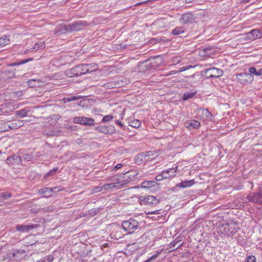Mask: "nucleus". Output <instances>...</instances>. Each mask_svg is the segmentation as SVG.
<instances>
[{
  "instance_id": "obj_45",
  "label": "nucleus",
  "mask_w": 262,
  "mask_h": 262,
  "mask_svg": "<svg viewBox=\"0 0 262 262\" xmlns=\"http://www.w3.org/2000/svg\"><path fill=\"white\" fill-rule=\"evenodd\" d=\"M167 177L168 176L166 173H163V172L162 171L161 174L157 176V177H156V180L157 181H161L163 179H167Z\"/></svg>"
},
{
  "instance_id": "obj_50",
  "label": "nucleus",
  "mask_w": 262,
  "mask_h": 262,
  "mask_svg": "<svg viewBox=\"0 0 262 262\" xmlns=\"http://www.w3.org/2000/svg\"><path fill=\"white\" fill-rule=\"evenodd\" d=\"M113 118L114 117L112 115H106L103 117L102 121L104 123L107 122L108 121H110L112 119H113Z\"/></svg>"
},
{
  "instance_id": "obj_23",
  "label": "nucleus",
  "mask_w": 262,
  "mask_h": 262,
  "mask_svg": "<svg viewBox=\"0 0 262 262\" xmlns=\"http://www.w3.org/2000/svg\"><path fill=\"white\" fill-rule=\"evenodd\" d=\"M30 110L28 108L26 107L20 110H18L15 112V115L18 118H23L27 116L29 113Z\"/></svg>"
},
{
  "instance_id": "obj_40",
  "label": "nucleus",
  "mask_w": 262,
  "mask_h": 262,
  "mask_svg": "<svg viewBox=\"0 0 262 262\" xmlns=\"http://www.w3.org/2000/svg\"><path fill=\"white\" fill-rule=\"evenodd\" d=\"M14 252L16 255L15 260H18L22 257L21 255L24 254L25 251L21 249H14Z\"/></svg>"
},
{
  "instance_id": "obj_17",
  "label": "nucleus",
  "mask_w": 262,
  "mask_h": 262,
  "mask_svg": "<svg viewBox=\"0 0 262 262\" xmlns=\"http://www.w3.org/2000/svg\"><path fill=\"white\" fill-rule=\"evenodd\" d=\"M200 122L195 120H190L186 121L185 123V126L190 129H197L200 126Z\"/></svg>"
},
{
  "instance_id": "obj_53",
  "label": "nucleus",
  "mask_w": 262,
  "mask_h": 262,
  "mask_svg": "<svg viewBox=\"0 0 262 262\" xmlns=\"http://www.w3.org/2000/svg\"><path fill=\"white\" fill-rule=\"evenodd\" d=\"M88 101L86 100H81L79 103L78 105L80 106L84 107L86 105H87Z\"/></svg>"
},
{
  "instance_id": "obj_54",
  "label": "nucleus",
  "mask_w": 262,
  "mask_h": 262,
  "mask_svg": "<svg viewBox=\"0 0 262 262\" xmlns=\"http://www.w3.org/2000/svg\"><path fill=\"white\" fill-rule=\"evenodd\" d=\"M116 123L119 125V126L121 127V128H122L123 129H125V126L122 123V122L121 121H120L119 120H117L116 121Z\"/></svg>"
},
{
  "instance_id": "obj_8",
  "label": "nucleus",
  "mask_w": 262,
  "mask_h": 262,
  "mask_svg": "<svg viewBox=\"0 0 262 262\" xmlns=\"http://www.w3.org/2000/svg\"><path fill=\"white\" fill-rule=\"evenodd\" d=\"M139 200L143 202L145 205L156 206L160 202V200L152 195H142L139 197Z\"/></svg>"
},
{
  "instance_id": "obj_64",
  "label": "nucleus",
  "mask_w": 262,
  "mask_h": 262,
  "mask_svg": "<svg viewBox=\"0 0 262 262\" xmlns=\"http://www.w3.org/2000/svg\"><path fill=\"white\" fill-rule=\"evenodd\" d=\"M178 242H176L173 245V246L174 247L177 246V244H178Z\"/></svg>"
},
{
  "instance_id": "obj_4",
  "label": "nucleus",
  "mask_w": 262,
  "mask_h": 262,
  "mask_svg": "<svg viewBox=\"0 0 262 262\" xmlns=\"http://www.w3.org/2000/svg\"><path fill=\"white\" fill-rule=\"evenodd\" d=\"M122 227L125 231L128 232L126 235L132 234L138 228L139 222L133 218H130L122 222Z\"/></svg>"
},
{
  "instance_id": "obj_41",
  "label": "nucleus",
  "mask_w": 262,
  "mask_h": 262,
  "mask_svg": "<svg viewBox=\"0 0 262 262\" xmlns=\"http://www.w3.org/2000/svg\"><path fill=\"white\" fill-rule=\"evenodd\" d=\"M6 258H9L11 260H15L16 255L14 252V249L9 251L6 254Z\"/></svg>"
},
{
  "instance_id": "obj_31",
  "label": "nucleus",
  "mask_w": 262,
  "mask_h": 262,
  "mask_svg": "<svg viewBox=\"0 0 262 262\" xmlns=\"http://www.w3.org/2000/svg\"><path fill=\"white\" fill-rule=\"evenodd\" d=\"M159 151L154 150V151H148L146 152V155L147 156V159H148V160L150 159H153L158 156Z\"/></svg>"
},
{
  "instance_id": "obj_33",
  "label": "nucleus",
  "mask_w": 262,
  "mask_h": 262,
  "mask_svg": "<svg viewBox=\"0 0 262 262\" xmlns=\"http://www.w3.org/2000/svg\"><path fill=\"white\" fill-rule=\"evenodd\" d=\"M33 58H29L28 59H24V60H19L13 63H11V64L9 65V66H19V65H20V64H25V63H26L29 61H33Z\"/></svg>"
},
{
  "instance_id": "obj_52",
  "label": "nucleus",
  "mask_w": 262,
  "mask_h": 262,
  "mask_svg": "<svg viewBox=\"0 0 262 262\" xmlns=\"http://www.w3.org/2000/svg\"><path fill=\"white\" fill-rule=\"evenodd\" d=\"M245 262H256V258L255 256L253 255L248 256L247 257Z\"/></svg>"
},
{
  "instance_id": "obj_37",
  "label": "nucleus",
  "mask_w": 262,
  "mask_h": 262,
  "mask_svg": "<svg viewBox=\"0 0 262 262\" xmlns=\"http://www.w3.org/2000/svg\"><path fill=\"white\" fill-rule=\"evenodd\" d=\"M196 92H187L183 94L182 99L184 101L188 100L189 99L192 98L195 94Z\"/></svg>"
},
{
  "instance_id": "obj_19",
  "label": "nucleus",
  "mask_w": 262,
  "mask_h": 262,
  "mask_svg": "<svg viewBox=\"0 0 262 262\" xmlns=\"http://www.w3.org/2000/svg\"><path fill=\"white\" fill-rule=\"evenodd\" d=\"M57 187L50 188L49 187H44L40 189L39 192L40 194H44V197L49 198L51 196L52 193L53 192L54 189H56Z\"/></svg>"
},
{
  "instance_id": "obj_12",
  "label": "nucleus",
  "mask_w": 262,
  "mask_h": 262,
  "mask_svg": "<svg viewBox=\"0 0 262 262\" xmlns=\"http://www.w3.org/2000/svg\"><path fill=\"white\" fill-rule=\"evenodd\" d=\"M195 183V181L194 179L182 181L181 183H178L176 187H173L171 188V189L173 191H174L176 189L177 187H180L182 188H188L193 185Z\"/></svg>"
},
{
  "instance_id": "obj_27",
  "label": "nucleus",
  "mask_w": 262,
  "mask_h": 262,
  "mask_svg": "<svg viewBox=\"0 0 262 262\" xmlns=\"http://www.w3.org/2000/svg\"><path fill=\"white\" fill-rule=\"evenodd\" d=\"M262 199V193L261 192H256L253 193V198L251 200V202L254 203H262V202H260V200Z\"/></svg>"
},
{
  "instance_id": "obj_48",
  "label": "nucleus",
  "mask_w": 262,
  "mask_h": 262,
  "mask_svg": "<svg viewBox=\"0 0 262 262\" xmlns=\"http://www.w3.org/2000/svg\"><path fill=\"white\" fill-rule=\"evenodd\" d=\"M57 169H58L57 167L53 168L52 169L50 170L49 171H48L46 174V177H50V176H53L55 173V172H56Z\"/></svg>"
},
{
  "instance_id": "obj_58",
  "label": "nucleus",
  "mask_w": 262,
  "mask_h": 262,
  "mask_svg": "<svg viewBox=\"0 0 262 262\" xmlns=\"http://www.w3.org/2000/svg\"><path fill=\"white\" fill-rule=\"evenodd\" d=\"M24 159L27 161H29L30 159V157L29 155H25V157H24Z\"/></svg>"
},
{
  "instance_id": "obj_22",
  "label": "nucleus",
  "mask_w": 262,
  "mask_h": 262,
  "mask_svg": "<svg viewBox=\"0 0 262 262\" xmlns=\"http://www.w3.org/2000/svg\"><path fill=\"white\" fill-rule=\"evenodd\" d=\"M45 47V43L43 41H40L35 44L34 47L30 50H27L24 51V54H26L27 52L33 51V50H38L40 49H43Z\"/></svg>"
},
{
  "instance_id": "obj_57",
  "label": "nucleus",
  "mask_w": 262,
  "mask_h": 262,
  "mask_svg": "<svg viewBox=\"0 0 262 262\" xmlns=\"http://www.w3.org/2000/svg\"><path fill=\"white\" fill-rule=\"evenodd\" d=\"M31 212L32 213H38V211L35 208H32L31 209Z\"/></svg>"
},
{
  "instance_id": "obj_16",
  "label": "nucleus",
  "mask_w": 262,
  "mask_h": 262,
  "mask_svg": "<svg viewBox=\"0 0 262 262\" xmlns=\"http://www.w3.org/2000/svg\"><path fill=\"white\" fill-rule=\"evenodd\" d=\"M247 36L250 39L255 40L262 37V31L259 29H254L247 33Z\"/></svg>"
},
{
  "instance_id": "obj_26",
  "label": "nucleus",
  "mask_w": 262,
  "mask_h": 262,
  "mask_svg": "<svg viewBox=\"0 0 262 262\" xmlns=\"http://www.w3.org/2000/svg\"><path fill=\"white\" fill-rule=\"evenodd\" d=\"M136 161L138 163H142L143 162H146L148 161V159H147V156L145 152H142L139 154L136 157Z\"/></svg>"
},
{
  "instance_id": "obj_60",
  "label": "nucleus",
  "mask_w": 262,
  "mask_h": 262,
  "mask_svg": "<svg viewBox=\"0 0 262 262\" xmlns=\"http://www.w3.org/2000/svg\"><path fill=\"white\" fill-rule=\"evenodd\" d=\"M252 198H253V195H248V196H247V199H248V200H249V201H250V202H251V199H252Z\"/></svg>"
},
{
  "instance_id": "obj_7",
  "label": "nucleus",
  "mask_w": 262,
  "mask_h": 262,
  "mask_svg": "<svg viewBox=\"0 0 262 262\" xmlns=\"http://www.w3.org/2000/svg\"><path fill=\"white\" fill-rule=\"evenodd\" d=\"M73 122L75 123L91 126L95 124L94 120L91 118H88L83 116L75 117L73 118Z\"/></svg>"
},
{
  "instance_id": "obj_2",
  "label": "nucleus",
  "mask_w": 262,
  "mask_h": 262,
  "mask_svg": "<svg viewBox=\"0 0 262 262\" xmlns=\"http://www.w3.org/2000/svg\"><path fill=\"white\" fill-rule=\"evenodd\" d=\"M162 62V60L159 56L154 57L153 61L150 62L149 60H145L139 64L140 70L143 72L146 71L155 70L156 67H158Z\"/></svg>"
},
{
  "instance_id": "obj_59",
  "label": "nucleus",
  "mask_w": 262,
  "mask_h": 262,
  "mask_svg": "<svg viewBox=\"0 0 262 262\" xmlns=\"http://www.w3.org/2000/svg\"><path fill=\"white\" fill-rule=\"evenodd\" d=\"M206 1L207 0H198V4H202Z\"/></svg>"
},
{
  "instance_id": "obj_29",
  "label": "nucleus",
  "mask_w": 262,
  "mask_h": 262,
  "mask_svg": "<svg viewBox=\"0 0 262 262\" xmlns=\"http://www.w3.org/2000/svg\"><path fill=\"white\" fill-rule=\"evenodd\" d=\"M157 184V182L154 181H146L141 183V187L142 188H150L155 186Z\"/></svg>"
},
{
  "instance_id": "obj_36",
  "label": "nucleus",
  "mask_w": 262,
  "mask_h": 262,
  "mask_svg": "<svg viewBox=\"0 0 262 262\" xmlns=\"http://www.w3.org/2000/svg\"><path fill=\"white\" fill-rule=\"evenodd\" d=\"M184 32V29L182 27H176L172 31V33L173 35H178Z\"/></svg>"
},
{
  "instance_id": "obj_28",
  "label": "nucleus",
  "mask_w": 262,
  "mask_h": 262,
  "mask_svg": "<svg viewBox=\"0 0 262 262\" xmlns=\"http://www.w3.org/2000/svg\"><path fill=\"white\" fill-rule=\"evenodd\" d=\"M249 74H251V75L261 76L262 75V69L260 68L257 70L255 67H251L249 69Z\"/></svg>"
},
{
  "instance_id": "obj_11",
  "label": "nucleus",
  "mask_w": 262,
  "mask_h": 262,
  "mask_svg": "<svg viewBox=\"0 0 262 262\" xmlns=\"http://www.w3.org/2000/svg\"><path fill=\"white\" fill-rule=\"evenodd\" d=\"M122 228L121 227L117 226L113 229L110 234V236L112 239L118 240L125 235V234L122 233Z\"/></svg>"
},
{
  "instance_id": "obj_30",
  "label": "nucleus",
  "mask_w": 262,
  "mask_h": 262,
  "mask_svg": "<svg viewBox=\"0 0 262 262\" xmlns=\"http://www.w3.org/2000/svg\"><path fill=\"white\" fill-rule=\"evenodd\" d=\"M4 77L6 79H11L16 77L14 71L11 70H6L4 73Z\"/></svg>"
},
{
  "instance_id": "obj_15",
  "label": "nucleus",
  "mask_w": 262,
  "mask_h": 262,
  "mask_svg": "<svg viewBox=\"0 0 262 262\" xmlns=\"http://www.w3.org/2000/svg\"><path fill=\"white\" fill-rule=\"evenodd\" d=\"M201 115H199L198 118L203 121H209L212 119V114L208 109H202Z\"/></svg>"
},
{
  "instance_id": "obj_32",
  "label": "nucleus",
  "mask_w": 262,
  "mask_h": 262,
  "mask_svg": "<svg viewBox=\"0 0 262 262\" xmlns=\"http://www.w3.org/2000/svg\"><path fill=\"white\" fill-rule=\"evenodd\" d=\"M81 97L80 96H70L68 97H64L62 99L63 102L65 103L76 101L81 99Z\"/></svg>"
},
{
  "instance_id": "obj_56",
  "label": "nucleus",
  "mask_w": 262,
  "mask_h": 262,
  "mask_svg": "<svg viewBox=\"0 0 262 262\" xmlns=\"http://www.w3.org/2000/svg\"><path fill=\"white\" fill-rule=\"evenodd\" d=\"M185 2L187 4L195 3V4H198V0H185Z\"/></svg>"
},
{
  "instance_id": "obj_34",
  "label": "nucleus",
  "mask_w": 262,
  "mask_h": 262,
  "mask_svg": "<svg viewBox=\"0 0 262 262\" xmlns=\"http://www.w3.org/2000/svg\"><path fill=\"white\" fill-rule=\"evenodd\" d=\"M9 36L7 35H5L2 37L0 38V46L4 47L7 45H8L9 43Z\"/></svg>"
},
{
  "instance_id": "obj_35",
  "label": "nucleus",
  "mask_w": 262,
  "mask_h": 262,
  "mask_svg": "<svg viewBox=\"0 0 262 262\" xmlns=\"http://www.w3.org/2000/svg\"><path fill=\"white\" fill-rule=\"evenodd\" d=\"M141 121L138 119H134L129 122V125L134 127L138 128L141 125Z\"/></svg>"
},
{
  "instance_id": "obj_10",
  "label": "nucleus",
  "mask_w": 262,
  "mask_h": 262,
  "mask_svg": "<svg viewBox=\"0 0 262 262\" xmlns=\"http://www.w3.org/2000/svg\"><path fill=\"white\" fill-rule=\"evenodd\" d=\"M97 130L99 132L107 134H113L115 132V127L113 125H103L98 126L96 128Z\"/></svg>"
},
{
  "instance_id": "obj_39",
  "label": "nucleus",
  "mask_w": 262,
  "mask_h": 262,
  "mask_svg": "<svg viewBox=\"0 0 262 262\" xmlns=\"http://www.w3.org/2000/svg\"><path fill=\"white\" fill-rule=\"evenodd\" d=\"M9 130L8 125L7 122H0V133L7 132Z\"/></svg>"
},
{
  "instance_id": "obj_9",
  "label": "nucleus",
  "mask_w": 262,
  "mask_h": 262,
  "mask_svg": "<svg viewBox=\"0 0 262 262\" xmlns=\"http://www.w3.org/2000/svg\"><path fill=\"white\" fill-rule=\"evenodd\" d=\"M236 78L242 84H248L253 80V76L249 73H243L237 74Z\"/></svg>"
},
{
  "instance_id": "obj_21",
  "label": "nucleus",
  "mask_w": 262,
  "mask_h": 262,
  "mask_svg": "<svg viewBox=\"0 0 262 262\" xmlns=\"http://www.w3.org/2000/svg\"><path fill=\"white\" fill-rule=\"evenodd\" d=\"M138 174V172L137 170H130L124 173V178H127V179L126 181H130L133 180Z\"/></svg>"
},
{
  "instance_id": "obj_6",
  "label": "nucleus",
  "mask_w": 262,
  "mask_h": 262,
  "mask_svg": "<svg viewBox=\"0 0 262 262\" xmlns=\"http://www.w3.org/2000/svg\"><path fill=\"white\" fill-rule=\"evenodd\" d=\"M205 76L206 78H219L223 75V71L221 69L215 68L206 69L204 70Z\"/></svg>"
},
{
  "instance_id": "obj_49",
  "label": "nucleus",
  "mask_w": 262,
  "mask_h": 262,
  "mask_svg": "<svg viewBox=\"0 0 262 262\" xmlns=\"http://www.w3.org/2000/svg\"><path fill=\"white\" fill-rule=\"evenodd\" d=\"M117 186L116 183H107L104 185V189H105L106 190H107L112 188H115Z\"/></svg>"
},
{
  "instance_id": "obj_20",
  "label": "nucleus",
  "mask_w": 262,
  "mask_h": 262,
  "mask_svg": "<svg viewBox=\"0 0 262 262\" xmlns=\"http://www.w3.org/2000/svg\"><path fill=\"white\" fill-rule=\"evenodd\" d=\"M182 20L184 24L192 23L194 20V17L192 13H185L182 15Z\"/></svg>"
},
{
  "instance_id": "obj_13",
  "label": "nucleus",
  "mask_w": 262,
  "mask_h": 262,
  "mask_svg": "<svg viewBox=\"0 0 262 262\" xmlns=\"http://www.w3.org/2000/svg\"><path fill=\"white\" fill-rule=\"evenodd\" d=\"M9 130L10 129H15L21 127L24 125V123L23 120H12L11 121H7Z\"/></svg>"
},
{
  "instance_id": "obj_1",
  "label": "nucleus",
  "mask_w": 262,
  "mask_h": 262,
  "mask_svg": "<svg viewBox=\"0 0 262 262\" xmlns=\"http://www.w3.org/2000/svg\"><path fill=\"white\" fill-rule=\"evenodd\" d=\"M86 21L77 20L68 25H61L57 28L56 32L58 34H65L67 32L79 31L88 25Z\"/></svg>"
},
{
  "instance_id": "obj_24",
  "label": "nucleus",
  "mask_w": 262,
  "mask_h": 262,
  "mask_svg": "<svg viewBox=\"0 0 262 262\" xmlns=\"http://www.w3.org/2000/svg\"><path fill=\"white\" fill-rule=\"evenodd\" d=\"M178 166H176L174 168H169L167 170L163 171V173H166L168 177L167 179H170L171 178H173L176 176V172L178 169Z\"/></svg>"
},
{
  "instance_id": "obj_38",
  "label": "nucleus",
  "mask_w": 262,
  "mask_h": 262,
  "mask_svg": "<svg viewBox=\"0 0 262 262\" xmlns=\"http://www.w3.org/2000/svg\"><path fill=\"white\" fill-rule=\"evenodd\" d=\"M84 65H86L87 66V68L89 69L87 73H92L97 69V65L95 63L84 64Z\"/></svg>"
},
{
  "instance_id": "obj_5",
  "label": "nucleus",
  "mask_w": 262,
  "mask_h": 262,
  "mask_svg": "<svg viewBox=\"0 0 262 262\" xmlns=\"http://www.w3.org/2000/svg\"><path fill=\"white\" fill-rule=\"evenodd\" d=\"M217 233L229 237L236 232L235 225L234 224L226 223L218 227Z\"/></svg>"
},
{
  "instance_id": "obj_46",
  "label": "nucleus",
  "mask_w": 262,
  "mask_h": 262,
  "mask_svg": "<svg viewBox=\"0 0 262 262\" xmlns=\"http://www.w3.org/2000/svg\"><path fill=\"white\" fill-rule=\"evenodd\" d=\"M99 211V208L92 209L89 210L88 214L91 216H94L97 214Z\"/></svg>"
},
{
  "instance_id": "obj_63",
  "label": "nucleus",
  "mask_w": 262,
  "mask_h": 262,
  "mask_svg": "<svg viewBox=\"0 0 262 262\" xmlns=\"http://www.w3.org/2000/svg\"><path fill=\"white\" fill-rule=\"evenodd\" d=\"M144 236L146 237V235L145 234H144L140 238H139L138 240H140L141 238H143Z\"/></svg>"
},
{
  "instance_id": "obj_18",
  "label": "nucleus",
  "mask_w": 262,
  "mask_h": 262,
  "mask_svg": "<svg viewBox=\"0 0 262 262\" xmlns=\"http://www.w3.org/2000/svg\"><path fill=\"white\" fill-rule=\"evenodd\" d=\"M37 225H17L16 227L17 230L21 232H28L31 229H34Z\"/></svg>"
},
{
  "instance_id": "obj_51",
  "label": "nucleus",
  "mask_w": 262,
  "mask_h": 262,
  "mask_svg": "<svg viewBox=\"0 0 262 262\" xmlns=\"http://www.w3.org/2000/svg\"><path fill=\"white\" fill-rule=\"evenodd\" d=\"M7 107V104H3L0 106V111L2 113H8L10 112V111H8L7 110H6Z\"/></svg>"
},
{
  "instance_id": "obj_61",
  "label": "nucleus",
  "mask_w": 262,
  "mask_h": 262,
  "mask_svg": "<svg viewBox=\"0 0 262 262\" xmlns=\"http://www.w3.org/2000/svg\"><path fill=\"white\" fill-rule=\"evenodd\" d=\"M187 69V68H186L185 67H182L180 69V71L181 72H182V71H185Z\"/></svg>"
},
{
  "instance_id": "obj_44",
  "label": "nucleus",
  "mask_w": 262,
  "mask_h": 262,
  "mask_svg": "<svg viewBox=\"0 0 262 262\" xmlns=\"http://www.w3.org/2000/svg\"><path fill=\"white\" fill-rule=\"evenodd\" d=\"M12 194L11 193L5 192L0 194V199L3 198L4 200H7L12 197Z\"/></svg>"
},
{
  "instance_id": "obj_62",
  "label": "nucleus",
  "mask_w": 262,
  "mask_h": 262,
  "mask_svg": "<svg viewBox=\"0 0 262 262\" xmlns=\"http://www.w3.org/2000/svg\"><path fill=\"white\" fill-rule=\"evenodd\" d=\"M210 50V48H206L204 49V52H207L208 51Z\"/></svg>"
},
{
  "instance_id": "obj_47",
  "label": "nucleus",
  "mask_w": 262,
  "mask_h": 262,
  "mask_svg": "<svg viewBox=\"0 0 262 262\" xmlns=\"http://www.w3.org/2000/svg\"><path fill=\"white\" fill-rule=\"evenodd\" d=\"M105 190H106V189H104V185H102L101 186L96 187L93 189V192L94 193H97V192H101V191H105Z\"/></svg>"
},
{
  "instance_id": "obj_55",
  "label": "nucleus",
  "mask_w": 262,
  "mask_h": 262,
  "mask_svg": "<svg viewBox=\"0 0 262 262\" xmlns=\"http://www.w3.org/2000/svg\"><path fill=\"white\" fill-rule=\"evenodd\" d=\"M122 166V165L121 164H117L113 169V170H117L119 169H120Z\"/></svg>"
},
{
  "instance_id": "obj_25",
  "label": "nucleus",
  "mask_w": 262,
  "mask_h": 262,
  "mask_svg": "<svg viewBox=\"0 0 262 262\" xmlns=\"http://www.w3.org/2000/svg\"><path fill=\"white\" fill-rule=\"evenodd\" d=\"M198 79H199V74L198 73H196L190 76H188L187 78V80L189 82L192 84V85H194L195 83L198 81Z\"/></svg>"
},
{
  "instance_id": "obj_3",
  "label": "nucleus",
  "mask_w": 262,
  "mask_h": 262,
  "mask_svg": "<svg viewBox=\"0 0 262 262\" xmlns=\"http://www.w3.org/2000/svg\"><path fill=\"white\" fill-rule=\"evenodd\" d=\"M88 70L89 69L86 65L81 64L66 70L65 74L69 77H78L86 74Z\"/></svg>"
},
{
  "instance_id": "obj_43",
  "label": "nucleus",
  "mask_w": 262,
  "mask_h": 262,
  "mask_svg": "<svg viewBox=\"0 0 262 262\" xmlns=\"http://www.w3.org/2000/svg\"><path fill=\"white\" fill-rule=\"evenodd\" d=\"M54 259V256L52 255H49L44 257L37 261V262H51Z\"/></svg>"
},
{
  "instance_id": "obj_14",
  "label": "nucleus",
  "mask_w": 262,
  "mask_h": 262,
  "mask_svg": "<svg viewBox=\"0 0 262 262\" xmlns=\"http://www.w3.org/2000/svg\"><path fill=\"white\" fill-rule=\"evenodd\" d=\"M6 162L9 165L19 164L21 162V159L19 155L14 154L8 157Z\"/></svg>"
},
{
  "instance_id": "obj_42",
  "label": "nucleus",
  "mask_w": 262,
  "mask_h": 262,
  "mask_svg": "<svg viewBox=\"0 0 262 262\" xmlns=\"http://www.w3.org/2000/svg\"><path fill=\"white\" fill-rule=\"evenodd\" d=\"M161 253L160 251H157L155 254H154L143 262H154L158 257Z\"/></svg>"
}]
</instances>
